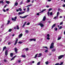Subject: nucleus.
<instances>
[{"instance_id": "obj_34", "label": "nucleus", "mask_w": 65, "mask_h": 65, "mask_svg": "<svg viewBox=\"0 0 65 65\" xmlns=\"http://www.w3.org/2000/svg\"><path fill=\"white\" fill-rule=\"evenodd\" d=\"M45 63L46 65H48V61L46 62Z\"/></svg>"}, {"instance_id": "obj_35", "label": "nucleus", "mask_w": 65, "mask_h": 65, "mask_svg": "<svg viewBox=\"0 0 65 65\" xmlns=\"http://www.w3.org/2000/svg\"><path fill=\"white\" fill-rule=\"evenodd\" d=\"M58 30V28H57L55 27L54 28V30L55 31H57Z\"/></svg>"}, {"instance_id": "obj_19", "label": "nucleus", "mask_w": 65, "mask_h": 65, "mask_svg": "<svg viewBox=\"0 0 65 65\" xmlns=\"http://www.w3.org/2000/svg\"><path fill=\"white\" fill-rule=\"evenodd\" d=\"M46 18V17H45V16H44L43 18V21H44L45 20Z\"/></svg>"}, {"instance_id": "obj_4", "label": "nucleus", "mask_w": 65, "mask_h": 65, "mask_svg": "<svg viewBox=\"0 0 65 65\" xmlns=\"http://www.w3.org/2000/svg\"><path fill=\"white\" fill-rule=\"evenodd\" d=\"M17 17H15L14 18H12L11 19V20L12 21H16V20H17Z\"/></svg>"}, {"instance_id": "obj_11", "label": "nucleus", "mask_w": 65, "mask_h": 65, "mask_svg": "<svg viewBox=\"0 0 65 65\" xmlns=\"http://www.w3.org/2000/svg\"><path fill=\"white\" fill-rule=\"evenodd\" d=\"M8 51L7 50H6L5 52V55L6 56H7V55H8V52H7Z\"/></svg>"}, {"instance_id": "obj_28", "label": "nucleus", "mask_w": 65, "mask_h": 65, "mask_svg": "<svg viewBox=\"0 0 65 65\" xmlns=\"http://www.w3.org/2000/svg\"><path fill=\"white\" fill-rule=\"evenodd\" d=\"M37 55H38V54H37L36 55H35V56L34 57V58H36L37 57Z\"/></svg>"}, {"instance_id": "obj_55", "label": "nucleus", "mask_w": 65, "mask_h": 65, "mask_svg": "<svg viewBox=\"0 0 65 65\" xmlns=\"http://www.w3.org/2000/svg\"><path fill=\"white\" fill-rule=\"evenodd\" d=\"M4 62H6L7 61V60H6V59H4Z\"/></svg>"}, {"instance_id": "obj_29", "label": "nucleus", "mask_w": 65, "mask_h": 65, "mask_svg": "<svg viewBox=\"0 0 65 65\" xmlns=\"http://www.w3.org/2000/svg\"><path fill=\"white\" fill-rule=\"evenodd\" d=\"M6 2L7 4H9V2H10L8 1H6Z\"/></svg>"}, {"instance_id": "obj_64", "label": "nucleus", "mask_w": 65, "mask_h": 65, "mask_svg": "<svg viewBox=\"0 0 65 65\" xmlns=\"http://www.w3.org/2000/svg\"><path fill=\"white\" fill-rule=\"evenodd\" d=\"M7 5H5L4 6V8H5V7H6V6H7Z\"/></svg>"}, {"instance_id": "obj_30", "label": "nucleus", "mask_w": 65, "mask_h": 65, "mask_svg": "<svg viewBox=\"0 0 65 65\" xmlns=\"http://www.w3.org/2000/svg\"><path fill=\"white\" fill-rule=\"evenodd\" d=\"M21 57H23V58H25V57H26V56H25V55H22L21 56Z\"/></svg>"}, {"instance_id": "obj_13", "label": "nucleus", "mask_w": 65, "mask_h": 65, "mask_svg": "<svg viewBox=\"0 0 65 65\" xmlns=\"http://www.w3.org/2000/svg\"><path fill=\"white\" fill-rule=\"evenodd\" d=\"M32 6V4H30V5H28L27 6H26V7H30V6Z\"/></svg>"}, {"instance_id": "obj_6", "label": "nucleus", "mask_w": 65, "mask_h": 65, "mask_svg": "<svg viewBox=\"0 0 65 65\" xmlns=\"http://www.w3.org/2000/svg\"><path fill=\"white\" fill-rule=\"evenodd\" d=\"M25 12H19L18 13V14L19 15H20L21 14H23Z\"/></svg>"}, {"instance_id": "obj_5", "label": "nucleus", "mask_w": 65, "mask_h": 65, "mask_svg": "<svg viewBox=\"0 0 65 65\" xmlns=\"http://www.w3.org/2000/svg\"><path fill=\"white\" fill-rule=\"evenodd\" d=\"M39 25L41 27H44V25H43V24L42 23H40L39 24Z\"/></svg>"}, {"instance_id": "obj_3", "label": "nucleus", "mask_w": 65, "mask_h": 65, "mask_svg": "<svg viewBox=\"0 0 65 65\" xmlns=\"http://www.w3.org/2000/svg\"><path fill=\"white\" fill-rule=\"evenodd\" d=\"M29 15H27L25 16H24L23 17H22L21 16H20V18H21V19H25V18H26V17H27Z\"/></svg>"}, {"instance_id": "obj_41", "label": "nucleus", "mask_w": 65, "mask_h": 65, "mask_svg": "<svg viewBox=\"0 0 65 65\" xmlns=\"http://www.w3.org/2000/svg\"><path fill=\"white\" fill-rule=\"evenodd\" d=\"M62 26H60L59 28V30H60V29H62Z\"/></svg>"}, {"instance_id": "obj_26", "label": "nucleus", "mask_w": 65, "mask_h": 65, "mask_svg": "<svg viewBox=\"0 0 65 65\" xmlns=\"http://www.w3.org/2000/svg\"><path fill=\"white\" fill-rule=\"evenodd\" d=\"M25 33H29V31L28 30H25Z\"/></svg>"}, {"instance_id": "obj_40", "label": "nucleus", "mask_w": 65, "mask_h": 65, "mask_svg": "<svg viewBox=\"0 0 65 65\" xmlns=\"http://www.w3.org/2000/svg\"><path fill=\"white\" fill-rule=\"evenodd\" d=\"M12 31V29H10L9 30V32H11Z\"/></svg>"}, {"instance_id": "obj_10", "label": "nucleus", "mask_w": 65, "mask_h": 65, "mask_svg": "<svg viewBox=\"0 0 65 65\" xmlns=\"http://www.w3.org/2000/svg\"><path fill=\"white\" fill-rule=\"evenodd\" d=\"M15 52L16 54H17L18 53V50L17 48H14Z\"/></svg>"}, {"instance_id": "obj_22", "label": "nucleus", "mask_w": 65, "mask_h": 65, "mask_svg": "<svg viewBox=\"0 0 65 65\" xmlns=\"http://www.w3.org/2000/svg\"><path fill=\"white\" fill-rule=\"evenodd\" d=\"M30 9L29 7H28L27 8V12H28L29 11V9Z\"/></svg>"}, {"instance_id": "obj_27", "label": "nucleus", "mask_w": 65, "mask_h": 65, "mask_svg": "<svg viewBox=\"0 0 65 65\" xmlns=\"http://www.w3.org/2000/svg\"><path fill=\"white\" fill-rule=\"evenodd\" d=\"M16 27H17V30H19V29H20L19 27V26L17 25Z\"/></svg>"}, {"instance_id": "obj_59", "label": "nucleus", "mask_w": 65, "mask_h": 65, "mask_svg": "<svg viewBox=\"0 0 65 65\" xmlns=\"http://www.w3.org/2000/svg\"><path fill=\"white\" fill-rule=\"evenodd\" d=\"M23 4V2H21V3H20V5H21V4Z\"/></svg>"}, {"instance_id": "obj_18", "label": "nucleus", "mask_w": 65, "mask_h": 65, "mask_svg": "<svg viewBox=\"0 0 65 65\" xmlns=\"http://www.w3.org/2000/svg\"><path fill=\"white\" fill-rule=\"evenodd\" d=\"M18 4V3H14V6H17Z\"/></svg>"}, {"instance_id": "obj_23", "label": "nucleus", "mask_w": 65, "mask_h": 65, "mask_svg": "<svg viewBox=\"0 0 65 65\" xmlns=\"http://www.w3.org/2000/svg\"><path fill=\"white\" fill-rule=\"evenodd\" d=\"M10 56L11 57H12L13 56V53H11L10 54Z\"/></svg>"}, {"instance_id": "obj_57", "label": "nucleus", "mask_w": 65, "mask_h": 65, "mask_svg": "<svg viewBox=\"0 0 65 65\" xmlns=\"http://www.w3.org/2000/svg\"><path fill=\"white\" fill-rule=\"evenodd\" d=\"M1 3H2V4H3V3H4V2L3 1H2L1 2Z\"/></svg>"}, {"instance_id": "obj_45", "label": "nucleus", "mask_w": 65, "mask_h": 65, "mask_svg": "<svg viewBox=\"0 0 65 65\" xmlns=\"http://www.w3.org/2000/svg\"><path fill=\"white\" fill-rule=\"evenodd\" d=\"M62 6V7H65V4H63V5Z\"/></svg>"}, {"instance_id": "obj_60", "label": "nucleus", "mask_w": 65, "mask_h": 65, "mask_svg": "<svg viewBox=\"0 0 65 65\" xmlns=\"http://www.w3.org/2000/svg\"><path fill=\"white\" fill-rule=\"evenodd\" d=\"M3 11L4 12H6V10H5L4 9H3Z\"/></svg>"}, {"instance_id": "obj_17", "label": "nucleus", "mask_w": 65, "mask_h": 65, "mask_svg": "<svg viewBox=\"0 0 65 65\" xmlns=\"http://www.w3.org/2000/svg\"><path fill=\"white\" fill-rule=\"evenodd\" d=\"M58 16H57V15L55 17L53 18L54 19H58Z\"/></svg>"}, {"instance_id": "obj_50", "label": "nucleus", "mask_w": 65, "mask_h": 65, "mask_svg": "<svg viewBox=\"0 0 65 65\" xmlns=\"http://www.w3.org/2000/svg\"><path fill=\"white\" fill-rule=\"evenodd\" d=\"M47 52H48V50H45V53H47Z\"/></svg>"}, {"instance_id": "obj_47", "label": "nucleus", "mask_w": 65, "mask_h": 65, "mask_svg": "<svg viewBox=\"0 0 65 65\" xmlns=\"http://www.w3.org/2000/svg\"><path fill=\"white\" fill-rule=\"evenodd\" d=\"M40 64V62H39L37 63V65H39Z\"/></svg>"}, {"instance_id": "obj_16", "label": "nucleus", "mask_w": 65, "mask_h": 65, "mask_svg": "<svg viewBox=\"0 0 65 65\" xmlns=\"http://www.w3.org/2000/svg\"><path fill=\"white\" fill-rule=\"evenodd\" d=\"M55 26H56V24H53V26H52V29H53V28H54V27H55Z\"/></svg>"}, {"instance_id": "obj_37", "label": "nucleus", "mask_w": 65, "mask_h": 65, "mask_svg": "<svg viewBox=\"0 0 65 65\" xmlns=\"http://www.w3.org/2000/svg\"><path fill=\"white\" fill-rule=\"evenodd\" d=\"M47 37H50V34H48L47 35Z\"/></svg>"}, {"instance_id": "obj_12", "label": "nucleus", "mask_w": 65, "mask_h": 65, "mask_svg": "<svg viewBox=\"0 0 65 65\" xmlns=\"http://www.w3.org/2000/svg\"><path fill=\"white\" fill-rule=\"evenodd\" d=\"M45 10H46V9H44L43 10H42L41 12H40L39 13H41L42 12H44V11H45Z\"/></svg>"}, {"instance_id": "obj_51", "label": "nucleus", "mask_w": 65, "mask_h": 65, "mask_svg": "<svg viewBox=\"0 0 65 65\" xmlns=\"http://www.w3.org/2000/svg\"><path fill=\"white\" fill-rule=\"evenodd\" d=\"M22 42H18V43H20V44H21V43H22Z\"/></svg>"}, {"instance_id": "obj_49", "label": "nucleus", "mask_w": 65, "mask_h": 65, "mask_svg": "<svg viewBox=\"0 0 65 65\" xmlns=\"http://www.w3.org/2000/svg\"><path fill=\"white\" fill-rule=\"evenodd\" d=\"M62 24H63V22H60V25H62Z\"/></svg>"}, {"instance_id": "obj_9", "label": "nucleus", "mask_w": 65, "mask_h": 65, "mask_svg": "<svg viewBox=\"0 0 65 65\" xmlns=\"http://www.w3.org/2000/svg\"><path fill=\"white\" fill-rule=\"evenodd\" d=\"M58 10L59 11H60V12H62L63 11V10H62L60 8H59L58 9Z\"/></svg>"}, {"instance_id": "obj_53", "label": "nucleus", "mask_w": 65, "mask_h": 65, "mask_svg": "<svg viewBox=\"0 0 65 65\" xmlns=\"http://www.w3.org/2000/svg\"><path fill=\"white\" fill-rule=\"evenodd\" d=\"M25 24H23L22 26L23 28H24L25 27Z\"/></svg>"}, {"instance_id": "obj_56", "label": "nucleus", "mask_w": 65, "mask_h": 65, "mask_svg": "<svg viewBox=\"0 0 65 65\" xmlns=\"http://www.w3.org/2000/svg\"><path fill=\"white\" fill-rule=\"evenodd\" d=\"M13 59H14V58L13 57V58H12L11 59L10 61H12V60H13Z\"/></svg>"}, {"instance_id": "obj_25", "label": "nucleus", "mask_w": 65, "mask_h": 65, "mask_svg": "<svg viewBox=\"0 0 65 65\" xmlns=\"http://www.w3.org/2000/svg\"><path fill=\"white\" fill-rule=\"evenodd\" d=\"M52 52H55V51H56V49H53L52 50Z\"/></svg>"}, {"instance_id": "obj_24", "label": "nucleus", "mask_w": 65, "mask_h": 65, "mask_svg": "<svg viewBox=\"0 0 65 65\" xmlns=\"http://www.w3.org/2000/svg\"><path fill=\"white\" fill-rule=\"evenodd\" d=\"M50 13L49 12H48L47 14L48 17H50Z\"/></svg>"}, {"instance_id": "obj_21", "label": "nucleus", "mask_w": 65, "mask_h": 65, "mask_svg": "<svg viewBox=\"0 0 65 65\" xmlns=\"http://www.w3.org/2000/svg\"><path fill=\"white\" fill-rule=\"evenodd\" d=\"M33 41V39H30L29 40V42H31V41Z\"/></svg>"}, {"instance_id": "obj_2", "label": "nucleus", "mask_w": 65, "mask_h": 65, "mask_svg": "<svg viewBox=\"0 0 65 65\" xmlns=\"http://www.w3.org/2000/svg\"><path fill=\"white\" fill-rule=\"evenodd\" d=\"M54 42H52L51 44V45L50 46V48H53L54 47Z\"/></svg>"}, {"instance_id": "obj_15", "label": "nucleus", "mask_w": 65, "mask_h": 65, "mask_svg": "<svg viewBox=\"0 0 65 65\" xmlns=\"http://www.w3.org/2000/svg\"><path fill=\"white\" fill-rule=\"evenodd\" d=\"M39 56H37V57H41V56L42 55V54H41V53H40L39 54Z\"/></svg>"}, {"instance_id": "obj_61", "label": "nucleus", "mask_w": 65, "mask_h": 65, "mask_svg": "<svg viewBox=\"0 0 65 65\" xmlns=\"http://www.w3.org/2000/svg\"><path fill=\"white\" fill-rule=\"evenodd\" d=\"M37 15H39V13H38L37 14Z\"/></svg>"}, {"instance_id": "obj_36", "label": "nucleus", "mask_w": 65, "mask_h": 65, "mask_svg": "<svg viewBox=\"0 0 65 65\" xmlns=\"http://www.w3.org/2000/svg\"><path fill=\"white\" fill-rule=\"evenodd\" d=\"M46 39L47 40H50V37H47Z\"/></svg>"}, {"instance_id": "obj_58", "label": "nucleus", "mask_w": 65, "mask_h": 65, "mask_svg": "<svg viewBox=\"0 0 65 65\" xmlns=\"http://www.w3.org/2000/svg\"><path fill=\"white\" fill-rule=\"evenodd\" d=\"M31 62H32V63H34V61H31Z\"/></svg>"}, {"instance_id": "obj_54", "label": "nucleus", "mask_w": 65, "mask_h": 65, "mask_svg": "<svg viewBox=\"0 0 65 65\" xmlns=\"http://www.w3.org/2000/svg\"><path fill=\"white\" fill-rule=\"evenodd\" d=\"M30 23L28 22L27 23V25H30Z\"/></svg>"}, {"instance_id": "obj_33", "label": "nucleus", "mask_w": 65, "mask_h": 65, "mask_svg": "<svg viewBox=\"0 0 65 65\" xmlns=\"http://www.w3.org/2000/svg\"><path fill=\"white\" fill-rule=\"evenodd\" d=\"M19 9L20 11H22V9L21 8H19Z\"/></svg>"}, {"instance_id": "obj_38", "label": "nucleus", "mask_w": 65, "mask_h": 65, "mask_svg": "<svg viewBox=\"0 0 65 65\" xmlns=\"http://www.w3.org/2000/svg\"><path fill=\"white\" fill-rule=\"evenodd\" d=\"M52 10V8H51L50 9H48V11H50L51 10Z\"/></svg>"}, {"instance_id": "obj_1", "label": "nucleus", "mask_w": 65, "mask_h": 65, "mask_svg": "<svg viewBox=\"0 0 65 65\" xmlns=\"http://www.w3.org/2000/svg\"><path fill=\"white\" fill-rule=\"evenodd\" d=\"M64 57V55H60L58 56V59L59 60H60V59H61L63 57Z\"/></svg>"}, {"instance_id": "obj_8", "label": "nucleus", "mask_w": 65, "mask_h": 65, "mask_svg": "<svg viewBox=\"0 0 65 65\" xmlns=\"http://www.w3.org/2000/svg\"><path fill=\"white\" fill-rule=\"evenodd\" d=\"M16 39L15 43L14 44V45H16V44L18 42V39H17V38H16Z\"/></svg>"}, {"instance_id": "obj_62", "label": "nucleus", "mask_w": 65, "mask_h": 65, "mask_svg": "<svg viewBox=\"0 0 65 65\" xmlns=\"http://www.w3.org/2000/svg\"><path fill=\"white\" fill-rule=\"evenodd\" d=\"M4 25H2L1 26V28H2L3 27Z\"/></svg>"}, {"instance_id": "obj_63", "label": "nucleus", "mask_w": 65, "mask_h": 65, "mask_svg": "<svg viewBox=\"0 0 65 65\" xmlns=\"http://www.w3.org/2000/svg\"><path fill=\"white\" fill-rule=\"evenodd\" d=\"M19 11V9H17L16 10V11H17V12H18Z\"/></svg>"}, {"instance_id": "obj_48", "label": "nucleus", "mask_w": 65, "mask_h": 65, "mask_svg": "<svg viewBox=\"0 0 65 65\" xmlns=\"http://www.w3.org/2000/svg\"><path fill=\"white\" fill-rule=\"evenodd\" d=\"M63 64V62H61V63L59 65H62V64Z\"/></svg>"}, {"instance_id": "obj_52", "label": "nucleus", "mask_w": 65, "mask_h": 65, "mask_svg": "<svg viewBox=\"0 0 65 65\" xmlns=\"http://www.w3.org/2000/svg\"><path fill=\"white\" fill-rule=\"evenodd\" d=\"M59 65V63H57L55 64V65Z\"/></svg>"}, {"instance_id": "obj_39", "label": "nucleus", "mask_w": 65, "mask_h": 65, "mask_svg": "<svg viewBox=\"0 0 65 65\" xmlns=\"http://www.w3.org/2000/svg\"><path fill=\"white\" fill-rule=\"evenodd\" d=\"M32 41H36V39H32Z\"/></svg>"}, {"instance_id": "obj_43", "label": "nucleus", "mask_w": 65, "mask_h": 65, "mask_svg": "<svg viewBox=\"0 0 65 65\" xmlns=\"http://www.w3.org/2000/svg\"><path fill=\"white\" fill-rule=\"evenodd\" d=\"M42 47H44V48H46V49H47V46H43Z\"/></svg>"}, {"instance_id": "obj_14", "label": "nucleus", "mask_w": 65, "mask_h": 65, "mask_svg": "<svg viewBox=\"0 0 65 65\" xmlns=\"http://www.w3.org/2000/svg\"><path fill=\"white\" fill-rule=\"evenodd\" d=\"M25 50V51H28L29 50V48H25L23 49V50Z\"/></svg>"}, {"instance_id": "obj_44", "label": "nucleus", "mask_w": 65, "mask_h": 65, "mask_svg": "<svg viewBox=\"0 0 65 65\" xmlns=\"http://www.w3.org/2000/svg\"><path fill=\"white\" fill-rule=\"evenodd\" d=\"M61 39V37H58V40H60V39Z\"/></svg>"}, {"instance_id": "obj_20", "label": "nucleus", "mask_w": 65, "mask_h": 65, "mask_svg": "<svg viewBox=\"0 0 65 65\" xmlns=\"http://www.w3.org/2000/svg\"><path fill=\"white\" fill-rule=\"evenodd\" d=\"M6 46L4 47L3 48V51H4V50H5V49H6Z\"/></svg>"}, {"instance_id": "obj_7", "label": "nucleus", "mask_w": 65, "mask_h": 65, "mask_svg": "<svg viewBox=\"0 0 65 65\" xmlns=\"http://www.w3.org/2000/svg\"><path fill=\"white\" fill-rule=\"evenodd\" d=\"M22 36H23V34H20L18 36L19 38H21V37H22Z\"/></svg>"}, {"instance_id": "obj_31", "label": "nucleus", "mask_w": 65, "mask_h": 65, "mask_svg": "<svg viewBox=\"0 0 65 65\" xmlns=\"http://www.w3.org/2000/svg\"><path fill=\"white\" fill-rule=\"evenodd\" d=\"M60 13H59V12H58L57 13V15L58 17V16L59 15V14Z\"/></svg>"}, {"instance_id": "obj_32", "label": "nucleus", "mask_w": 65, "mask_h": 65, "mask_svg": "<svg viewBox=\"0 0 65 65\" xmlns=\"http://www.w3.org/2000/svg\"><path fill=\"white\" fill-rule=\"evenodd\" d=\"M26 2H27V3H29V2H30V0H28Z\"/></svg>"}, {"instance_id": "obj_42", "label": "nucleus", "mask_w": 65, "mask_h": 65, "mask_svg": "<svg viewBox=\"0 0 65 65\" xmlns=\"http://www.w3.org/2000/svg\"><path fill=\"white\" fill-rule=\"evenodd\" d=\"M50 15H52L53 14V12H51L50 13Z\"/></svg>"}, {"instance_id": "obj_46", "label": "nucleus", "mask_w": 65, "mask_h": 65, "mask_svg": "<svg viewBox=\"0 0 65 65\" xmlns=\"http://www.w3.org/2000/svg\"><path fill=\"white\" fill-rule=\"evenodd\" d=\"M10 23V21H8L7 24H9V23Z\"/></svg>"}]
</instances>
